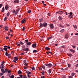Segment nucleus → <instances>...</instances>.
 <instances>
[{"label": "nucleus", "instance_id": "nucleus-22", "mask_svg": "<svg viewBox=\"0 0 78 78\" xmlns=\"http://www.w3.org/2000/svg\"><path fill=\"white\" fill-rule=\"evenodd\" d=\"M20 44L21 45H23L24 44V43L20 41Z\"/></svg>", "mask_w": 78, "mask_h": 78}, {"label": "nucleus", "instance_id": "nucleus-6", "mask_svg": "<svg viewBox=\"0 0 78 78\" xmlns=\"http://www.w3.org/2000/svg\"><path fill=\"white\" fill-rule=\"evenodd\" d=\"M8 8H9V6L8 5H6L5 6V9H6V10H8Z\"/></svg>", "mask_w": 78, "mask_h": 78}, {"label": "nucleus", "instance_id": "nucleus-13", "mask_svg": "<svg viewBox=\"0 0 78 78\" xmlns=\"http://www.w3.org/2000/svg\"><path fill=\"white\" fill-rule=\"evenodd\" d=\"M24 43L25 44H27L29 42L28 40H26L25 41H24Z\"/></svg>", "mask_w": 78, "mask_h": 78}, {"label": "nucleus", "instance_id": "nucleus-12", "mask_svg": "<svg viewBox=\"0 0 78 78\" xmlns=\"http://www.w3.org/2000/svg\"><path fill=\"white\" fill-rule=\"evenodd\" d=\"M26 44L28 45H30L31 44V43L29 41Z\"/></svg>", "mask_w": 78, "mask_h": 78}, {"label": "nucleus", "instance_id": "nucleus-45", "mask_svg": "<svg viewBox=\"0 0 78 78\" xmlns=\"http://www.w3.org/2000/svg\"><path fill=\"white\" fill-rule=\"evenodd\" d=\"M20 78H23V75H20Z\"/></svg>", "mask_w": 78, "mask_h": 78}, {"label": "nucleus", "instance_id": "nucleus-17", "mask_svg": "<svg viewBox=\"0 0 78 78\" xmlns=\"http://www.w3.org/2000/svg\"><path fill=\"white\" fill-rule=\"evenodd\" d=\"M8 27H6V26L5 27V30L6 31H7V30H8Z\"/></svg>", "mask_w": 78, "mask_h": 78}, {"label": "nucleus", "instance_id": "nucleus-26", "mask_svg": "<svg viewBox=\"0 0 78 78\" xmlns=\"http://www.w3.org/2000/svg\"><path fill=\"white\" fill-rule=\"evenodd\" d=\"M48 72H49V74H50V73H51V69H49L48 70Z\"/></svg>", "mask_w": 78, "mask_h": 78}, {"label": "nucleus", "instance_id": "nucleus-44", "mask_svg": "<svg viewBox=\"0 0 78 78\" xmlns=\"http://www.w3.org/2000/svg\"><path fill=\"white\" fill-rule=\"evenodd\" d=\"M32 70H35V68L34 67H33L32 68Z\"/></svg>", "mask_w": 78, "mask_h": 78}, {"label": "nucleus", "instance_id": "nucleus-50", "mask_svg": "<svg viewBox=\"0 0 78 78\" xmlns=\"http://www.w3.org/2000/svg\"><path fill=\"white\" fill-rule=\"evenodd\" d=\"M8 72L9 73H11V70H8Z\"/></svg>", "mask_w": 78, "mask_h": 78}, {"label": "nucleus", "instance_id": "nucleus-38", "mask_svg": "<svg viewBox=\"0 0 78 78\" xmlns=\"http://www.w3.org/2000/svg\"><path fill=\"white\" fill-rule=\"evenodd\" d=\"M27 12L28 13H30L31 12V10H29Z\"/></svg>", "mask_w": 78, "mask_h": 78}, {"label": "nucleus", "instance_id": "nucleus-59", "mask_svg": "<svg viewBox=\"0 0 78 78\" xmlns=\"http://www.w3.org/2000/svg\"><path fill=\"white\" fill-rule=\"evenodd\" d=\"M75 66L76 67H78V64H76Z\"/></svg>", "mask_w": 78, "mask_h": 78}, {"label": "nucleus", "instance_id": "nucleus-64", "mask_svg": "<svg viewBox=\"0 0 78 78\" xmlns=\"http://www.w3.org/2000/svg\"><path fill=\"white\" fill-rule=\"evenodd\" d=\"M75 35H76L77 36H78V33H76L75 34Z\"/></svg>", "mask_w": 78, "mask_h": 78}, {"label": "nucleus", "instance_id": "nucleus-63", "mask_svg": "<svg viewBox=\"0 0 78 78\" xmlns=\"http://www.w3.org/2000/svg\"><path fill=\"white\" fill-rule=\"evenodd\" d=\"M41 78H44V76H42L41 77Z\"/></svg>", "mask_w": 78, "mask_h": 78}, {"label": "nucleus", "instance_id": "nucleus-31", "mask_svg": "<svg viewBox=\"0 0 78 78\" xmlns=\"http://www.w3.org/2000/svg\"><path fill=\"white\" fill-rule=\"evenodd\" d=\"M23 78H27V75H23Z\"/></svg>", "mask_w": 78, "mask_h": 78}, {"label": "nucleus", "instance_id": "nucleus-32", "mask_svg": "<svg viewBox=\"0 0 78 78\" xmlns=\"http://www.w3.org/2000/svg\"><path fill=\"white\" fill-rule=\"evenodd\" d=\"M41 73L42 74V75H44V74L45 73V72L44 71H43Z\"/></svg>", "mask_w": 78, "mask_h": 78}, {"label": "nucleus", "instance_id": "nucleus-56", "mask_svg": "<svg viewBox=\"0 0 78 78\" xmlns=\"http://www.w3.org/2000/svg\"><path fill=\"white\" fill-rule=\"evenodd\" d=\"M25 29V27H23V31H24Z\"/></svg>", "mask_w": 78, "mask_h": 78}, {"label": "nucleus", "instance_id": "nucleus-55", "mask_svg": "<svg viewBox=\"0 0 78 78\" xmlns=\"http://www.w3.org/2000/svg\"><path fill=\"white\" fill-rule=\"evenodd\" d=\"M42 69V68L41 67L39 68V70H41Z\"/></svg>", "mask_w": 78, "mask_h": 78}, {"label": "nucleus", "instance_id": "nucleus-33", "mask_svg": "<svg viewBox=\"0 0 78 78\" xmlns=\"http://www.w3.org/2000/svg\"><path fill=\"white\" fill-rule=\"evenodd\" d=\"M64 29L61 30L60 31L61 32V33H63L64 32Z\"/></svg>", "mask_w": 78, "mask_h": 78}, {"label": "nucleus", "instance_id": "nucleus-52", "mask_svg": "<svg viewBox=\"0 0 78 78\" xmlns=\"http://www.w3.org/2000/svg\"><path fill=\"white\" fill-rule=\"evenodd\" d=\"M2 4H0V8H2Z\"/></svg>", "mask_w": 78, "mask_h": 78}, {"label": "nucleus", "instance_id": "nucleus-42", "mask_svg": "<svg viewBox=\"0 0 78 78\" xmlns=\"http://www.w3.org/2000/svg\"><path fill=\"white\" fill-rule=\"evenodd\" d=\"M59 12H62V13H63V12H62V11H59L57 12L56 13H59Z\"/></svg>", "mask_w": 78, "mask_h": 78}, {"label": "nucleus", "instance_id": "nucleus-47", "mask_svg": "<svg viewBox=\"0 0 78 78\" xmlns=\"http://www.w3.org/2000/svg\"><path fill=\"white\" fill-rule=\"evenodd\" d=\"M68 69V68H65L64 70H68V69Z\"/></svg>", "mask_w": 78, "mask_h": 78}, {"label": "nucleus", "instance_id": "nucleus-20", "mask_svg": "<svg viewBox=\"0 0 78 78\" xmlns=\"http://www.w3.org/2000/svg\"><path fill=\"white\" fill-rule=\"evenodd\" d=\"M44 27V24H42L41 23H40V27Z\"/></svg>", "mask_w": 78, "mask_h": 78}, {"label": "nucleus", "instance_id": "nucleus-1", "mask_svg": "<svg viewBox=\"0 0 78 78\" xmlns=\"http://www.w3.org/2000/svg\"><path fill=\"white\" fill-rule=\"evenodd\" d=\"M45 65L47 67H53L54 65H52L51 63H49L48 64H45Z\"/></svg>", "mask_w": 78, "mask_h": 78}, {"label": "nucleus", "instance_id": "nucleus-54", "mask_svg": "<svg viewBox=\"0 0 78 78\" xmlns=\"http://www.w3.org/2000/svg\"><path fill=\"white\" fill-rule=\"evenodd\" d=\"M65 25H67V26H68V27H69V26H70V25H69V24H68L66 23L65 24Z\"/></svg>", "mask_w": 78, "mask_h": 78}, {"label": "nucleus", "instance_id": "nucleus-21", "mask_svg": "<svg viewBox=\"0 0 78 78\" xmlns=\"http://www.w3.org/2000/svg\"><path fill=\"white\" fill-rule=\"evenodd\" d=\"M22 73V71L21 70H19L18 71V74H20V73Z\"/></svg>", "mask_w": 78, "mask_h": 78}, {"label": "nucleus", "instance_id": "nucleus-29", "mask_svg": "<svg viewBox=\"0 0 78 78\" xmlns=\"http://www.w3.org/2000/svg\"><path fill=\"white\" fill-rule=\"evenodd\" d=\"M69 16H72V14H73V13H72V12H70L69 13Z\"/></svg>", "mask_w": 78, "mask_h": 78}, {"label": "nucleus", "instance_id": "nucleus-48", "mask_svg": "<svg viewBox=\"0 0 78 78\" xmlns=\"http://www.w3.org/2000/svg\"><path fill=\"white\" fill-rule=\"evenodd\" d=\"M10 14V13H9V12H8L7 14V16H9V15Z\"/></svg>", "mask_w": 78, "mask_h": 78}, {"label": "nucleus", "instance_id": "nucleus-53", "mask_svg": "<svg viewBox=\"0 0 78 78\" xmlns=\"http://www.w3.org/2000/svg\"><path fill=\"white\" fill-rule=\"evenodd\" d=\"M7 56H11V54H9Z\"/></svg>", "mask_w": 78, "mask_h": 78}, {"label": "nucleus", "instance_id": "nucleus-39", "mask_svg": "<svg viewBox=\"0 0 78 78\" xmlns=\"http://www.w3.org/2000/svg\"><path fill=\"white\" fill-rule=\"evenodd\" d=\"M71 46H72V47H73V48H76V46H75V45H71Z\"/></svg>", "mask_w": 78, "mask_h": 78}, {"label": "nucleus", "instance_id": "nucleus-25", "mask_svg": "<svg viewBox=\"0 0 78 78\" xmlns=\"http://www.w3.org/2000/svg\"><path fill=\"white\" fill-rule=\"evenodd\" d=\"M73 27L75 29H77V27L75 25H74Z\"/></svg>", "mask_w": 78, "mask_h": 78}, {"label": "nucleus", "instance_id": "nucleus-28", "mask_svg": "<svg viewBox=\"0 0 78 78\" xmlns=\"http://www.w3.org/2000/svg\"><path fill=\"white\" fill-rule=\"evenodd\" d=\"M42 68L43 69H44V70H45V66L43 65L42 66Z\"/></svg>", "mask_w": 78, "mask_h": 78}, {"label": "nucleus", "instance_id": "nucleus-7", "mask_svg": "<svg viewBox=\"0 0 78 78\" xmlns=\"http://www.w3.org/2000/svg\"><path fill=\"white\" fill-rule=\"evenodd\" d=\"M21 22L22 23H25L26 20H25L24 19L21 20Z\"/></svg>", "mask_w": 78, "mask_h": 78}, {"label": "nucleus", "instance_id": "nucleus-24", "mask_svg": "<svg viewBox=\"0 0 78 78\" xmlns=\"http://www.w3.org/2000/svg\"><path fill=\"white\" fill-rule=\"evenodd\" d=\"M28 50H29V49H28V48H27L25 49V51H27L26 53H27V51H28Z\"/></svg>", "mask_w": 78, "mask_h": 78}, {"label": "nucleus", "instance_id": "nucleus-2", "mask_svg": "<svg viewBox=\"0 0 78 78\" xmlns=\"http://www.w3.org/2000/svg\"><path fill=\"white\" fill-rule=\"evenodd\" d=\"M49 26L50 28H51V29H53V28H54V26H53V24L52 23L50 24Z\"/></svg>", "mask_w": 78, "mask_h": 78}, {"label": "nucleus", "instance_id": "nucleus-60", "mask_svg": "<svg viewBox=\"0 0 78 78\" xmlns=\"http://www.w3.org/2000/svg\"><path fill=\"white\" fill-rule=\"evenodd\" d=\"M0 50L3 51V48H0Z\"/></svg>", "mask_w": 78, "mask_h": 78}, {"label": "nucleus", "instance_id": "nucleus-9", "mask_svg": "<svg viewBox=\"0 0 78 78\" xmlns=\"http://www.w3.org/2000/svg\"><path fill=\"white\" fill-rule=\"evenodd\" d=\"M14 59L16 61H18V58H17V57H15L14 58Z\"/></svg>", "mask_w": 78, "mask_h": 78}, {"label": "nucleus", "instance_id": "nucleus-34", "mask_svg": "<svg viewBox=\"0 0 78 78\" xmlns=\"http://www.w3.org/2000/svg\"><path fill=\"white\" fill-rule=\"evenodd\" d=\"M8 70L6 69H5V73H7V72H8Z\"/></svg>", "mask_w": 78, "mask_h": 78}, {"label": "nucleus", "instance_id": "nucleus-23", "mask_svg": "<svg viewBox=\"0 0 78 78\" xmlns=\"http://www.w3.org/2000/svg\"><path fill=\"white\" fill-rule=\"evenodd\" d=\"M52 37H48V40H49V39H52Z\"/></svg>", "mask_w": 78, "mask_h": 78}, {"label": "nucleus", "instance_id": "nucleus-16", "mask_svg": "<svg viewBox=\"0 0 78 78\" xmlns=\"http://www.w3.org/2000/svg\"><path fill=\"white\" fill-rule=\"evenodd\" d=\"M14 2V3H19V0H15Z\"/></svg>", "mask_w": 78, "mask_h": 78}, {"label": "nucleus", "instance_id": "nucleus-35", "mask_svg": "<svg viewBox=\"0 0 78 78\" xmlns=\"http://www.w3.org/2000/svg\"><path fill=\"white\" fill-rule=\"evenodd\" d=\"M37 51L36 50H34L33 51V53H37Z\"/></svg>", "mask_w": 78, "mask_h": 78}, {"label": "nucleus", "instance_id": "nucleus-8", "mask_svg": "<svg viewBox=\"0 0 78 78\" xmlns=\"http://www.w3.org/2000/svg\"><path fill=\"white\" fill-rule=\"evenodd\" d=\"M1 70L2 72L3 73H5V71L4 69H1Z\"/></svg>", "mask_w": 78, "mask_h": 78}, {"label": "nucleus", "instance_id": "nucleus-10", "mask_svg": "<svg viewBox=\"0 0 78 78\" xmlns=\"http://www.w3.org/2000/svg\"><path fill=\"white\" fill-rule=\"evenodd\" d=\"M4 67L5 66L3 64H1V65L0 66V69H1V68H4Z\"/></svg>", "mask_w": 78, "mask_h": 78}, {"label": "nucleus", "instance_id": "nucleus-57", "mask_svg": "<svg viewBox=\"0 0 78 78\" xmlns=\"http://www.w3.org/2000/svg\"><path fill=\"white\" fill-rule=\"evenodd\" d=\"M65 13L66 15H68V14L69 15V13H68L67 12H66Z\"/></svg>", "mask_w": 78, "mask_h": 78}, {"label": "nucleus", "instance_id": "nucleus-5", "mask_svg": "<svg viewBox=\"0 0 78 78\" xmlns=\"http://www.w3.org/2000/svg\"><path fill=\"white\" fill-rule=\"evenodd\" d=\"M43 27H46L47 26V25H48V24L47 23H43Z\"/></svg>", "mask_w": 78, "mask_h": 78}, {"label": "nucleus", "instance_id": "nucleus-43", "mask_svg": "<svg viewBox=\"0 0 78 78\" xmlns=\"http://www.w3.org/2000/svg\"><path fill=\"white\" fill-rule=\"evenodd\" d=\"M72 54H68V56H70V57H72Z\"/></svg>", "mask_w": 78, "mask_h": 78}, {"label": "nucleus", "instance_id": "nucleus-61", "mask_svg": "<svg viewBox=\"0 0 78 78\" xmlns=\"http://www.w3.org/2000/svg\"><path fill=\"white\" fill-rule=\"evenodd\" d=\"M31 72H29V73H28L27 74L29 75V74H31Z\"/></svg>", "mask_w": 78, "mask_h": 78}, {"label": "nucleus", "instance_id": "nucleus-49", "mask_svg": "<svg viewBox=\"0 0 78 78\" xmlns=\"http://www.w3.org/2000/svg\"><path fill=\"white\" fill-rule=\"evenodd\" d=\"M68 67H70V64H68Z\"/></svg>", "mask_w": 78, "mask_h": 78}, {"label": "nucleus", "instance_id": "nucleus-19", "mask_svg": "<svg viewBox=\"0 0 78 78\" xmlns=\"http://www.w3.org/2000/svg\"><path fill=\"white\" fill-rule=\"evenodd\" d=\"M5 8L4 7H3L2 9V12H4V11H5Z\"/></svg>", "mask_w": 78, "mask_h": 78}, {"label": "nucleus", "instance_id": "nucleus-41", "mask_svg": "<svg viewBox=\"0 0 78 78\" xmlns=\"http://www.w3.org/2000/svg\"><path fill=\"white\" fill-rule=\"evenodd\" d=\"M69 19H71L72 18H73V17L72 16H70V15H69Z\"/></svg>", "mask_w": 78, "mask_h": 78}, {"label": "nucleus", "instance_id": "nucleus-4", "mask_svg": "<svg viewBox=\"0 0 78 78\" xmlns=\"http://www.w3.org/2000/svg\"><path fill=\"white\" fill-rule=\"evenodd\" d=\"M69 34H67L65 35V38H66V39H68V38H69Z\"/></svg>", "mask_w": 78, "mask_h": 78}, {"label": "nucleus", "instance_id": "nucleus-36", "mask_svg": "<svg viewBox=\"0 0 78 78\" xmlns=\"http://www.w3.org/2000/svg\"><path fill=\"white\" fill-rule=\"evenodd\" d=\"M75 75V73H73L71 74V76L73 77V76Z\"/></svg>", "mask_w": 78, "mask_h": 78}, {"label": "nucleus", "instance_id": "nucleus-14", "mask_svg": "<svg viewBox=\"0 0 78 78\" xmlns=\"http://www.w3.org/2000/svg\"><path fill=\"white\" fill-rule=\"evenodd\" d=\"M46 50H50V48H48V47H46L45 48Z\"/></svg>", "mask_w": 78, "mask_h": 78}, {"label": "nucleus", "instance_id": "nucleus-3", "mask_svg": "<svg viewBox=\"0 0 78 78\" xmlns=\"http://www.w3.org/2000/svg\"><path fill=\"white\" fill-rule=\"evenodd\" d=\"M37 44L36 43H34L33 44L32 47L33 48H34L36 47V45Z\"/></svg>", "mask_w": 78, "mask_h": 78}, {"label": "nucleus", "instance_id": "nucleus-15", "mask_svg": "<svg viewBox=\"0 0 78 78\" xmlns=\"http://www.w3.org/2000/svg\"><path fill=\"white\" fill-rule=\"evenodd\" d=\"M58 19H59V20H62V17H61V16H59Z\"/></svg>", "mask_w": 78, "mask_h": 78}, {"label": "nucleus", "instance_id": "nucleus-58", "mask_svg": "<svg viewBox=\"0 0 78 78\" xmlns=\"http://www.w3.org/2000/svg\"><path fill=\"white\" fill-rule=\"evenodd\" d=\"M27 77H28V78H30V75L27 74Z\"/></svg>", "mask_w": 78, "mask_h": 78}, {"label": "nucleus", "instance_id": "nucleus-62", "mask_svg": "<svg viewBox=\"0 0 78 78\" xmlns=\"http://www.w3.org/2000/svg\"><path fill=\"white\" fill-rule=\"evenodd\" d=\"M29 71H27L26 72V73H29Z\"/></svg>", "mask_w": 78, "mask_h": 78}, {"label": "nucleus", "instance_id": "nucleus-46", "mask_svg": "<svg viewBox=\"0 0 78 78\" xmlns=\"http://www.w3.org/2000/svg\"><path fill=\"white\" fill-rule=\"evenodd\" d=\"M7 18L6 17H5L4 19V21H5V20H7Z\"/></svg>", "mask_w": 78, "mask_h": 78}, {"label": "nucleus", "instance_id": "nucleus-30", "mask_svg": "<svg viewBox=\"0 0 78 78\" xmlns=\"http://www.w3.org/2000/svg\"><path fill=\"white\" fill-rule=\"evenodd\" d=\"M4 50H5V51H7V48H4Z\"/></svg>", "mask_w": 78, "mask_h": 78}, {"label": "nucleus", "instance_id": "nucleus-18", "mask_svg": "<svg viewBox=\"0 0 78 78\" xmlns=\"http://www.w3.org/2000/svg\"><path fill=\"white\" fill-rule=\"evenodd\" d=\"M69 51L71 52H73V53H75V51H74V50L73 49H69Z\"/></svg>", "mask_w": 78, "mask_h": 78}, {"label": "nucleus", "instance_id": "nucleus-37", "mask_svg": "<svg viewBox=\"0 0 78 78\" xmlns=\"http://www.w3.org/2000/svg\"><path fill=\"white\" fill-rule=\"evenodd\" d=\"M14 75H12V76H10V78H14Z\"/></svg>", "mask_w": 78, "mask_h": 78}, {"label": "nucleus", "instance_id": "nucleus-40", "mask_svg": "<svg viewBox=\"0 0 78 78\" xmlns=\"http://www.w3.org/2000/svg\"><path fill=\"white\" fill-rule=\"evenodd\" d=\"M8 54H8V53L7 52H5V55L6 56H8Z\"/></svg>", "mask_w": 78, "mask_h": 78}, {"label": "nucleus", "instance_id": "nucleus-27", "mask_svg": "<svg viewBox=\"0 0 78 78\" xmlns=\"http://www.w3.org/2000/svg\"><path fill=\"white\" fill-rule=\"evenodd\" d=\"M16 44H17V46H19V47H20V44H19V43H16Z\"/></svg>", "mask_w": 78, "mask_h": 78}, {"label": "nucleus", "instance_id": "nucleus-11", "mask_svg": "<svg viewBox=\"0 0 78 78\" xmlns=\"http://www.w3.org/2000/svg\"><path fill=\"white\" fill-rule=\"evenodd\" d=\"M58 26L60 27H61V28H64V26L62 25H61V24H59L58 25Z\"/></svg>", "mask_w": 78, "mask_h": 78}, {"label": "nucleus", "instance_id": "nucleus-51", "mask_svg": "<svg viewBox=\"0 0 78 78\" xmlns=\"http://www.w3.org/2000/svg\"><path fill=\"white\" fill-rule=\"evenodd\" d=\"M62 48H66V47H65V46H64V45L62 46Z\"/></svg>", "mask_w": 78, "mask_h": 78}]
</instances>
